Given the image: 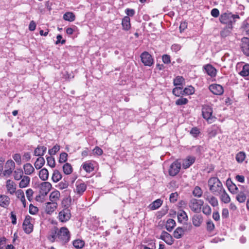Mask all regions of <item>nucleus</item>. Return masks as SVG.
I'll return each instance as SVG.
<instances>
[{"instance_id":"1","label":"nucleus","mask_w":249,"mask_h":249,"mask_svg":"<svg viewBox=\"0 0 249 249\" xmlns=\"http://www.w3.org/2000/svg\"><path fill=\"white\" fill-rule=\"evenodd\" d=\"M210 191L214 195H220L223 191V187L221 182L216 177L211 178L208 181Z\"/></svg>"},{"instance_id":"2","label":"nucleus","mask_w":249,"mask_h":249,"mask_svg":"<svg viewBox=\"0 0 249 249\" xmlns=\"http://www.w3.org/2000/svg\"><path fill=\"white\" fill-rule=\"evenodd\" d=\"M239 18L238 15L232 14L231 13H225L220 16L219 20L221 23L226 24L227 27L231 30L232 24L235 22V19Z\"/></svg>"},{"instance_id":"3","label":"nucleus","mask_w":249,"mask_h":249,"mask_svg":"<svg viewBox=\"0 0 249 249\" xmlns=\"http://www.w3.org/2000/svg\"><path fill=\"white\" fill-rule=\"evenodd\" d=\"M204 201L201 199L192 198L189 201L188 206L190 209L194 213H199L201 212Z\"/></svg>"},{"instance_id":"4","label":"nucleus","mask_w":249,"mask_h":249,"mask_svg":"<svg viewBox=\"0 0 249 249\" xmlns=\"http://www.w3.org/2000/svg\"><path fill=\"white\" fill-rule=\"evenodd\" d=\"M58 241L63 244L68 242L70 239V232L68 229L65 227H62L58 229Z\"/></svg>"},{"instance_id":"5","label":"nucleus","mask_w":249,"mask_h":249,"mask_svg":"<svg viewBox=\"0 0 249 249\" xmlns=\"http://www.w3.org/2000/svg\"><path fill=\"white\" fill-rule=\"evenodd\" d=\"M239 187L240 190L238 191L237 193H236V199L239 203H243L247 199V196L249 194V192L247 188L244 186H239Z\"/></svg>"},{"instance_id":"6","label":"nucleus","mask_w":249,"mask_h":249,"mask_svg":"<svg viewBox=\"0 0 249 249\" xmlns=\"http://www.w3.org/2000/svg\"><path fill=\"white\" fill-rule=\"evenodd\" d=\"M87 185L81 180H77L75 183V187H73V191L79 196L83 195L86 191Z\"/></svg>"},{"instance_id":"7","label":"nucleus","mask_w":249,"mask_h":249,"mask_svg":"<svg viewBox=\"0 0 249 249\" xmlns=\"http://www.w3.org/2000/svg\"><path fill=\"white\" fill-rule=\"evenodd\" d=\"M15 168V163L12 160H8L5 165L3 176L9 177L13 173Z\"/></svg>"},{"instance_id":"8","label":"nucleus","mask_w":249,"mask_h":249,"mask_svg":"<svg viewBox=\"0 0 249 249\" xmlns=\"http://www.w3.org/2000/svg\"><path fill=\"white\" fill-rule=\"evenodd\" d=\"M71 217V213L70 210L66 208L61 210L58 214L59 220L62 222H65L68 221Z\"/></svg>"},{"instance_id":"9","label":"nucleus","mask_w":249,"mask_h":249,"mask_svg":"<svg viewBox=\"0 0 249 249\" xmlns=\"http://www.w3.org/2000/svg\"><path fill=\"white\" fill-rule=\"evenodd\" d=\"M32 218L30 216L27 215L25 217L23 223V228L26 233H30L33 229V225L31 224Z\"/></svg>"},{"instance_id":"10","label":"nucleus","mask_w":249,"mask_h":249,"mask_svg":"<svg viewBox=\"0 0 249 249\" xmlns=\"http://www.w3.org/2000/svg\"><path fill=\"white\" fill-rule=\"evenodd\" d=\"M141 60L145 66H151L153 63L151 55L147 52H144L141 55Z\"/></svg>"},{"instance_id":"11","label":"nucleus","mask_w":249,"mask_h":249,"mask_svg":"<svg viewBox=\"0 0 249 249\" xmlns=\"http://www.w3.org/2000/svg\"><path fill=\"white\" fill-rule=\"evenodd\" d=\"M52 187V184L49 182H43L39 185V193L43 196L47 195Z\"/></svg>"},{"instance_id":"12","label":"nucleus","mask_w":249,"mask_h":249,"mask_svg":"<svg viewBox=\"0 0 249 249\" xmlns=\"http://www.w3.org/2000/svg\"><path fill=\"white\" fill-rule=\"evenodd\" d=\"M181 164L178 161H175L172 163L169 168V174L171 176H176L179 172L180 169Z\"/></svg>"},{"instance_id":"13","label":"nucleus","mask_w":249,"mask_h":249,"mask_svg":"<svg viewBox=\"0 0 249 249\" xmlns=\"http://www.w3.org/2000/svg\"><path fill=\"white\" fill-rule=\"evenodd\" d=\"M192 229V226L191 224H189L187 228L178 227L174 231V237L176 239H179L183 235L185 231H187V230L190 231Z\"/></svg>"},{"instance_id":"14","label":"nucleus","mask_w":249,"mask_h":249,"mask_svg":"<svg viewBox=\"0 0 249 249\" xmlns=\"http://www.w3.org/2000/svg\"><path fill=\"white\" fill-rule=\"evenodd\" d=\"M209 89L210 91L215 95H220L224 92L223 87L219 84H212L209 86Z\"/></svg>"},{"instance_id":"15","label":"nucleus","mask_w":249,"mask_h":249,"mask_svg":"<svg viewBox=\"0 0 249 249\" xmlns=\"http://www.w3.org/2000/svg\"><path fill=\"white\" fill-rule=\"evenodd\" d=\"M241 47L243 53L249 56V38L244 37L242 39Z\"/></svg>"},{"instance_id":"16","label":"nucleus","mask_w":249,"mask_h":249,"mask_svg":"<svg viewBox=\"0 0 249 249\" xmlns=\"http://www.w3.org/2000/svg\"><path fill=\"white\" fill-rule=\"evenodd\" d=\"M58 229L56 227H54L52 229L48 235V239L51 242H54V241H58Z\"/></svg>"},{"instance_id":"17","label":"nucleus","mask_w":249,"mask_h":249,"mask_svg":"<svg viewBox=\"0 0 249 249\" xmlns=\"http://www.w3.org/2000/svg\"><path fill=\"white\" fill-rule=\"evenodd\" d=\"M160 238L168 245H171L174 243V239L172 236L166 231H163L162 232Z\"/></svg>"},{"instance_id":"18","label":"nucleus","mask_w":249,"mask_h":249,"mask_svg":"<svg viewBox=\"0 0 249 249\" xmlns=\"http://www.w3.org/2000/svg\"><path fill=\"white\" fill-rule=\"evenodd\" d=\"M6 187L9 193L11 195L16 193V184L11 179H8L6 182Z\"/></svg>"},{"instance_id":"19","label":"nucleus","mask_w":249,"mask_h":249,"mask_svg":"<svg viewBox=\"0 0 249 249\" xmlns=\"http://www.w3.org/2000/svg\"><path fill=\"white\" fill-rule=\"evenodd\" d=\"M45 205V212L48 214H51L56 209L57 203L51 201L46 203Z\"/></svg>"},{"instance_id":"20","label":"nucleus","mask_w":249,"mask_h":249,"mask_svg":"<svg viewBox=\"0 0 249 249\" xmlns=\"http://www.w3.org/2000/svg\"><path fill=\"white\" fill-rule=\"evenodd\" d=\"M196 160L195 157L193 156H188L185 159L182 160V167L184 169L189 168L193 164Z\"/></svg>"},{"instance_id":"21","label":"nucleus","mask_w":249,"mask_h":249,"mask_svg":"<svg viewBox=\"0 0 249 249\" xmlns=\"http://www.w3.org/2000/svg\"><path fill=\"white\" fill-rule=\"evenodd\" d=\"M202 115L203 118L210 123H212L215 119L212 115V110H203L202 111Z\"/></svg>"},{"instance_id":"22","label":"nucleus","mask_w":249,"mask_h":249,"mask_svg":"<svg viewBox=\"0 0 249 249\" xmlns=\"http://www.w3.org/2000/svg\"><path fill=\"white\" fill-rule=\"evenodd\" d=\"M203 222V217L201 214H195L192 217V223L196 227H199Z\"/></svg>"},{"instance_id":"23","label":"nucleus","mask_w":249,"mask_h":249,"mask_svg":"<svg viewBox=\"0 0 249 249\" xmlns=\"http://www.w3.org/2000/svg\"><path fill=\"white\" fill-rule=\"evenodd\" d=\"M23 169L26 175H31L35 171L33 166L30 163H27L23 165Z\"/></svg>"},{"instance_id":"24","label":"nucleus","mask_w":249,"mask_h":249,"mask_svg":"<svg viewBox=\"0 0 249 249\" xmlns=\"http://www.w3.org/2000/svg\"><path fill=\"white\" fill-rule=\"evenodd\" d=\"M207 73L211 77H214L216 74V70L211 64H207L204 67Z\"/></svg>"},{"instance_id":"25","label":"nucleus","mask_w":249,"mask_h":249,"mask_svg":"<svg viewBox=\"0 0 249 249\" xmlns=\"http://www.w3.org/2000/svg\"><path fill=\"white\" fill-rule=\"evenodd\" d=\"M10 204V198L4 195H0V206L6 208Z\"/></svg>"},{"instance_id":"26","label":"nucleus","mask_w":249,"mask_h":249,"mask_svg":"<svg viewBox=\"0 0 249 249\" xmlns=\"http://www.w3.org/2000/svg\"><path fill=\"white\" fill-rule=\"evenodd\" d=\"M30 178L28 176H24L19 183V187L20 188L27 187L30 183Z\"/></svg>"},{"instance_id":"27","label":"nucleus","mask_w":249,"mask_h":249,"mask_svg":"<svg viewBox=\"0 0 249 249\" xmlns=\"http://www.w3.org/2000/svg\"><path fill=\"white\" fill-rule=\"evenodd\" d=\"M47 150V148L44 146L38 145L34 151V155L35 156H42L44 155Z\"/></svg>"},{"instance_id":"28","label":"nucleus","mask_w":249,"mask_h":249,"mask_svg":"<svg viewBox=\"0 0 249 249\" xmlns=\"http://www.w3.org/2000/svg\"><path fill=\"white\" fill-rule=\"evenodd\" d=\"M16 195L18 198L20 199L21 202L24 208L26 207V199L23 191L22 190H18L16 192Z\"/></svg>"},{"instance_id":"29","label":"nucleus","mask_w":249,"mask_h":249,"mask_svg":"<svg viewBox=\"0 0 249 249\" xmlns=\"http://www.w3.org/2000/svg\"><path fill=\"white\" fill-rule=\"evenodd\" d=\"M60 197V193L57 190L53 191L50 195V200L53 202H57Z\"/></svg>"},{"instance_id":"30","label":"nucleus","mask_w":249,"mask_h":249,"mask_svg":"<svg viewBox=\"0 0 249 249\" xmlns=\"http://www.w3.org/2000/svg\"><path fill=\"white\" fill-rule=\"evenodd\" d=\"M13 172V177L15 180H19L24 176L23 171L21 168H17Z\"/></svg>"},{"instance_id":"31","label":"nucleus","mask_w":249,"mask_h":249,"mask_svg":"<svg viewBox=\"0 0 249 249\" xmlns=\"http://www.w3.org/2000/svg\"><path fill=\"white\" fill-rule=\"evenodd\" d=\"M130 19L129 17L125 16L124 17L122 22V25L123 26V29L124 30H128L130 28Z\"/></svg>"},{"instance_id":"32","label":"nucleus","mask_w":249,"mask_h":249,"mask_svg":"<svg viewBox=\"0 0 249 249\" xmlns=\"http://www.w3.org/2000/svg\"><path fill=\"white\" fill-rule=\"evenodd\" d=\"M82 167L88 173H90L94 170L93 165L89 161L84 162L82 164Z\"/></svg>"},{"instance_id":"33","label":"nucleus","mask_w":249,"mask_h":249,"mask_svg":"<svg viewBox=\"0 0 249 249\" xmlns=\"http://www.w3.org/2000/svg\"><path fill=\"white\" fill-rule=\"evenodd\" d=\"M220 195L221 200L224 203H228L230 202L231 198L224 189H223V191Z\"/></svg>"},{"instance_id":"34","label":"nucleus","mask_w":249,"mask_h":249,"mask_svg":"<svg viewBox=\"0 0 249 249\" xmlns=\"http://www.w3.org/2000/svg\"><path fill=\"white\" fill-rule=\"evenodd\" d=\"M38 175L41 180L45 181L48 178L49 172L47 169L43 168L39 172Z\"/></svg>"},{"instance_id":"35","label":"nucleus","mask_w":249,"mask_h":249,"mask_svg":"<svg viewBox=\"0 0 249 249\" xmlns=\"http://www.w3.org/2000/svg\"><path fill=\"white\" fill-rule=\"evenodd\" d=\"M175 226V221L172 219H169L166 221L165 228L168 231H171Z\"/></svg>"},{"instance_id":"36","label":"nucleus","mask_w":249,"mask_h":249,"mask_svg":"<svg viewBox=\"0 0 249 249\" xmlns=\"http://www.w3.org/2000/svg\"><path fill=\"white\" fill-rule=\"evenodd\" d=\"M204 198L213 207L217 206L218 204L217 199L213 196H204Z\"/></svg>"},{"instance_id":"37","label":"nucleus","mask_w":249,"mask_h":249,"mask_svg":"<svg viewBox=\"0 0 249 249\" xmlns=\"http://www.w3.org/2000/svg\"><path fill=\"white\" fill-rule=\"evenodd\" d=\"M45 162V159L43 157H39L34 164L35 167L36 169H39L44 165Z\"/></svg>"},{"instance_id":"38","label":"nucleus","mask_w":249,"mask_h":249,"mask_svg":"<svg viewBox=\"0 0 249 249\" xmlns=\"http://www.w3.org/2000/svg\"><path fill=\"white\" fill-rule=\"evenodd\" d=\"M62 178V175L59 171L55 170L52 177V179L54 182H58Z\"/></svg>"},{"instance_id":"39","label":"nucleus","mask_w":249,"mask_h":249,"mask_svg":"<svg viewBox=\"0 0 249 249\" xmlns=\"http://www.w3.org/2000/svg\"><path fill=\"white\" fill-rule=\"evenodd\" d=\"M227 183L228 185V187L229 190L230 191V192L231 193H232L233 194H235L237 193L238 190V188L235 184L231 182V183L230 184L229 183L228 180H227Z\"/></svg>"},{"instance_id":"40","label":"nucleus","mask_w":249,"mask_h":249,"mask_svg":"<svg viewBox=\"0 0 249 249\" xmlns=\"http://www.w3.org/2000/svg\"><path fill=\"white\" fill-rule=\"evenodd\" d=\"M240 75L246 77L249 75V64H245L242 68V71L239 72Z\"/></svg>"},{"instance_id":"41","label":"nucleus","mask_w":249,"mask_h":249,"mask_svg":"<svg viewBox=\"0 0 249 249\" xmlns=\"http://www.w3.org/2000/svg\"><path fill=\"white\" fill-rule=\"evenodd\" d=\"M182 87H177L173 89L172 92L174 95L176 96L179 97L180 96L184 95L183 93Z\"/></svg>"},{"instance_id":"42","label":"nucleus","mask_w":249,"mask_h":249,"mask_svg":"<svg viewBox=\"0 0 249 249\" xmlns=\"http://www.w3.org/2000/svg\"><path fill=\"white\" fill-rule=\"evenodd\" d=\"M63 18L67 21H73L75 19V16L71 12H67L63 15Z\"/></svg>"},{"instance_id":"43","label":"nucleus","mask_w":249,"mask_h":249,"mask_svg":"<svg viewBox=\"0 0 249 249\" xmlns=\"http://www.w3.org/2000/svg\"><path fill=\"white\" fill-rule=\"evenodd\" d=\"M64 173L66 175H69L72 172V168L71 165L69 163H66L63 166Z\"/></svg>"},{"instance_id":"44","label":"nucleus","mask_w":249,"mask_h":249,"mask_svg":"<svg viewBox=\"0 0 249 249\" xmlns=\"http://www.w3.org/2000/svg\"><path fill=\"white\" fill-rule=\"evenodd\" d=\"M85 245L84 241L80 239L74 240L73 245L76 249H82Z\"/></svg>"},{"instance_id":"45","label":"nucleus","mask_w":249,"mask_h":249,"mask_svg":"<svg viewBox=\"0 0 249 249\" xmlns=\"http://www.w3.org/2000/svg\"><path fill=\"white\" fill-rule=\"evenodd\" d=\"M203 194L202 190L198 186H196L193 191V194L195 197H200Z\"/></svg>"},{"instance_id":"46","label":"nucleus","mask_w":249,"mask_h":249,"mask_svg":"<svg viewBox=\"0 0 249 249\" xmlns=\"http://www.w3.org/2000/svg\"><path fill=\"white\" fill-rule=\"evenodd\" d=\"M184 82V79L182 76H178L176 77L174 80V85L175 86H180L182 87L183 82Z\"/></svg>"},{"instance_id":"47","label":"nucleus","mask_w":249,"mask_h":249,"mask_svg":"<svg viewBox=\"0 0 249 249\" xmlns=\"http://www.w3.org/2000/svg\"><path fill=\"white\" fill-rule=\"evenodd\" d=\"M178 217L179 222L188 220V216L187 213L183 211L178 213Z\"/></svg>"},{"instance_id":"48","label":"nucleus","mask_w":249,"mask_h":249,"mask_svg":"<svg viewBox=\"0 0 249 249\" xmlns=\"http://www.w3.org/2000/svg\"><path fill=\"white\" fill-rule=\"evenodd\" d=\"M162 204V201L160 199H157L154 201L151 205L150 207L152 210H156L159 208Z\"/></svg>"},{"instance_id":"49","label":"nucleus","mask_w":249,"mask_h":249,"mask_svg":"<svg viewBox=\"0 0 249 249\" xmlns=\"http://www.w3.org/2000/svg\"><path fill=\"white\" fill-rule=\"evenodd\" d=\"M246 158V154L243 152H240L236 155V160L238 162H242Z\"/></svg>"},{"instance_id":"50","label":"nucleus","mask_w":249,"mask_h":249,"mask_svg":"<svg viewBox=\"0 0 249 249\" xmlns=\"http://www.w3.org/2000/svg\"><path fill=\"white\" fill-rule=\"evenodd\" d=\"M182 92L184 95H191L194 93L195 89L191 86H188L185 88Z\"/></svg>"},{"instance_id":"51","label":"nucleus","mask_w":249,"mask_h":249,"mask_svg":"<svg viewBox=\"0 0 249 249\" xmlns=\"http://www.w3.org/2000/svg\"><path fill=\"white\" fill-rule=\"evenodd\" d=\"M60 149V146L56 144L52 149H49L48 153L50 155H55Z\"/></svg>"},{"instance_id":"52","label":"nucleus","mask_w":249,"mask_h":249,"mask_svg":"<svg viewBox=\"0 0 249 249\" xmlns=\"http://www.w3.org/2000/svg\"><path fill=\"white\" fill-rule=\"evenodd\" d=\"M231 29L228 27L224 28L220 33V35L222 37H225L229 36L231 33Z\"/></svg>"},{"instance_id":"53","label":"nucleus","mask_w":249,"mask_h":249,"mask_svg":"<svg viewBox=\"0 0 249 249\" xmlns=\"http://www.w3.org/2000/svg\"><path fill=\"white\" fill-rule=\"evenodd\" d=\"M46 159L47 161V163L50 167L53 168L55 166V163L54 158L50 156L47 157Z\"/></svg>"},{"instance_id":"54","label":"nucleus","mask_w":249,"mask_h":249,"mask_svg":"<svg viewBox=\"0 0 249 249\" xmlns=\"http://www.w3.org/2000/svg\"><path fill=\"white\" fill-rule=\"evenodd\" d=\"M188 102L187 98H180L176 101V104L177 105H183L186 104Z\"/></svg>"},{"instance_id":"55","label":"nucleus","mask_w":249,"mask_h":249,"mask_svg":"<svg viewBox=\"0 0 249 249\" xmlns=\"http://www.w3.org/2000/svg\"><path fill=\"white\" fill-rule=\"evenodd\" d=\"M68 187V183L65 180L61 181L57 185L58 189L63 190L67 188Z\"/></svg>"},{"instance_id":"56","label":"nucleus","mask_w":249,"mask_h":249,"mask_svg":"<svg viewBox=\"0 0 249 249\" xmlns=\"http://www.w3.org/2000/svg\"><path fill=\"white\" fill-rule=\"evenodd\" d=\"M68 155L66 153L63 152L60 154L59 161L60 163H63L67 161Z\"/></svg>"},{"instance_id":"57","label":"nucleus","mask_w":249,"mask_h":249,"mask_svg":"<svg viewBox=\"0 0 249 249\" xmlns=\"http://www.w3.org/2000/svg\"><path fill=\"white\" fill-rule=\"evenodd\" d=\"M34 194V192L32 189H27L26 191V196L30 201H31L33 199V195Z\"/></svg>"},{"instance_id":"58","label":"nucleus","mask_w":249,"mask_h":249,"mask_svg":"<svg viewBox=\"0 0 249 249\" xmlns=\"http://www.w3.org/2000/svg\"><path fill=\"white\" fill-rule=\"evenodd\" d=\"M242 28L246 35L249 36V24L246 21L243 23Z\"/></svg>"},{"instance_id":"59","label":"nucleus","mask_w":249,"mask_h":249,"mask_svg":"<svg viewBox=\"0 0 249 249\" xmlns=\"http://www.w3.org/2000/svg\"><path fill=\"white\" fill-rule=\"evenodd\" d=\"M199 133V130L196 127H193L190 131V134L194 137H196Z\"/></svg>"},{"instance_id":"60","label":"nucleus","mask_w":249,"mask_h":249,"mask_svg":"<svg viewBox=\"0 0 249 249\" xmlns=\"http://www.w3.org/2000/svg\"><path fill=\"white\" fill-rule=\"evenodd\" d=\"M13 158L14 160L18 164L21 163V156L19 154H15L13 156Z\"/></svg>"},{"instance_id":"61","label":"nucleus","mask_w":249,"mask_h":249,"mask_svg":"<svg viewBox=\"0 0 249 249\" xmlns=\"http://www.w3.org/2000/svg\"><path fill=\"white\" fill-rule=\"evenodd\" d=\"M178 198V194L177 192L173 193L170 195V201L171 202H176Z\"/></svg>"},{"instance_id":"62","label":"nucleus","mask_w":249,"mask_h":249,"mask_svg":"<svg viewBox=\"0 0 249 249\" xmlns=\"http://www.w3.org/2000/svg\"><path fill=\"white\" fill-rule=\"evenodd\" d=\"M38 209L37 207L30 204L29 206V213L32 214H35L38 212Z\"/></svg>"},{"instance_id":"63","label":"nucleus","mask_w":249,"mask_h":249,"mask_svg":"<svg viewBox=\"0 0 249 249\" xmlns=\"http://www.w3.org/2000/svg\"><path fill=\"white\" fill-rule=\"evenodd\" d=\"M202 212L206 215H210L211 213V208L208 205L204 206L202 208Z\"/></svg>"},{"instance_id":"64","label":"nucleus","mask_w":249,"mask_h":249,"mask_svg":"<svg viewBox=\"0 0 249 249\" xmlns=\"http://www.w3.org/2000/svg\"><path fill=\"white\" fill-rule=\"evenodd\" d=\"M103 152L102 149L98 146H96L95 148L93 150V153H94V154L98 156L102 155Z\"/></svg>"}]
</instances>
